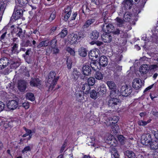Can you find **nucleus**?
Masks as SVG:
<instances>
[{"mask_svg":"<svg viewBox=\"0 0 158 158\" xmlns=\"http://www.w3.org/2000/svg\"><path fill=\"white\" fill-rule=\"evenodd\" d=\"M134 3L130 0H124L122 5V13L124 15V17L128 22L131 20L133 17L132 14L129 12Z\"/></svg>","mask_w":158,"mask_h":158,"instance_id":"obj_1","label":"nucleus"},{"mask_svg":"<svg viewBox=\"0 0 158 158\" xmlns=\"http://www.w3.org/2000/svg\"><path fill=\"white\" fill-rule=\"evenodd\" d=\"M116 94H114L112 96L110 95V99L109 100L108 103L109 107L114 109V110L118 109L120 102L119 97L120 96V94L118 93L116 94Z\"/></svg>","mask_w":158,"mask_h":158,"instance_id":"obj_2","label":"nucleus"},{"mask_svg":"<svg viewBox=\"0 0 158 158\" xmlns=\"http://www.w3.org/2000/svg\"><path fill=\"white\" fill-rule=\"evenodd\" d=\"M56 73L53 71H51L48 75V83L50 84L49 89L52 90L56 85L59 79V77H55Z\"/></svg>","mask_w":158,"mask_h":158,"instance_id":"obj_3","label":"nucleus"},{"mask_svg":"<svg viewBox=\"0 0 158 158\" xmlns=\"http://www.w3.org/2000/svg\"><path fill=\"white\" fill-rule=\"evenodd\" d=\"M152 141V136L150 133H144L141 136V143L143 145H149Z\"/></svg>","mask_w":158,"mask_h":158,"instance_id":"obj_4","label":"nucleus"},{"mask_svg":"<svg viewBox=\"0 0 158 158\" xmlns=\"http://www.w3.org/2000/svg\"><path fill=\"white\" fill-rule=\"evenodd\" d=\"M107 20L105 18L103 19L104 24L102 26V30L103 32H107L110 33H111L114 30V26L111 23H108L107 21Z\"/></svg>","mask_w":158,"mask_h":158,"instance_id":"obj_5","label":"nucleus"},{"mask_svg":"<svg viewBox=\"0 0 158 158\" xmlns=\"http://www.w3.org/2000/svg\"><path fill=\"white\" fill-rule=\"evenodd\" d=\"M107 84L110 89L111 90L110 94L111 96L115 94H120L119 91L117 89V86L114 82L112 81H109L107 82Z\"/></svg>","mask_w":158,"mask_h":158,"instance_id":"obj_6","label":"nucleus"},{"mask_svg":"<svg viewBox=\"0 0 158 158\" xmlns=\"http://www.w3.org/2000/svg\"><path fill=\"white\" fill-rule=\"evenodd\" d=\"M88 56L90 59L95 60L100 56L99 50L96 48L93 49L89 52Z\"/></svg>","mask_w":158,"mask_h":158,"instance_id":"obj_7","label":"nucleus"},{"mask_svg":"<svg viewBox=\"0 0 158 158\" xmlns=\"http://www.w3.org/2000/svg\"><path fill=\"white\" fill-rule=\"evenodd\" d=\"M132 91V89L131 87L127 85L123 86L121 89L120 95L123 96L127 97L130 95Z\"/></svg>","mask_w":158,"mask_h":158,"instance_id":"obj_8","label":"nucleus"},{"mask_svg":"<svg viewBox=\"0 0 158 158\" xmlns=\"http://www.w3.org/2000/svg\"><path fill=\"white\" fill-rule=\"evenodd\" d=\"M18 9L17 10L15 8L14 9V13L15 12V10H16L15 13H14L11 17L12 19H14L15 20H16L21 18L23 16V8H19V7H18Z\"/></svg>","mask_w":158,"mask_h":158,"instance_id":"obj_9","label":"nucleus"},{"mask_svg":"<svg viewBox=\"0 0 158 158\" xmlns=\"http://www.w3.org/2000/svg\"><path fill=\"white\" fill-rule=\"evenodd\" d=\"M30 85L32 87H40L42 85L41 81L39 77H32L30 81Z\"/></svg>","mask_w":158,"mask_h":158,"instance_id":"obj_10","label":"nucleus"},{"mask_svg":"<svg viewBox=\"0 0 158 158\" xmlns=\"http://www.w3.org/2000/svg\"><path fill=\"white\" fill-rule=\"evenodd\" d=\"M142 83L141 80L139 78H135L133 81L132 86L135 89H139L141 88Z\"/></svg>","mask_w":158,"mask_h":158,"instance_id":"obj_11","label":"nucleus"},{"mask_svg":"<svg viewBox=\"0 0 158 158\" xmlns=\"http://www.w3.org/2000/svg\"><path fill=\"white\" fill-rule=\"evenodd\" d=\"M82 73L85 76H89L90 75L92 71L89 64H86L83 65L82 68Z\"/></svg>","mask_w":158,"mask_h":158,"instance_id":"obj_12","label":"nucleus"},{"mask_svg":"<svg viewBox=\"0 0 158 158\" xmlns=\"http://www.w3.org/2000/svg\"><path fill=\"white\" fill-rule=\"evenodd\" d=\"M27 88V82L23 80L18 81V88L21 92H24Z\"/></svg>","mask_w":158,"mask_h":158,"instance_id":"obj_13","label":"nucleus"},{"mask_svg":"<svg viewBox=\"0 0 158 158\" xmlns=\"http://www.w3.org/2000/svg\"><path fill=\"white\" fill-rule=\"evenodd\" d=\"M101 37L102 41L105 43H109L112 40V36L110 33L105 32L102 35Z\"/></svg>","mask_w":158,"mask_h":158,"instance_id":"obj_14","label":"nucleus"},{"mask_svg":"<svg viewBox=\"0 0 158 158\" xmlns=\"http://www.w3.org/2000/svg\"><path fill=\"white\" fill-rule=\"evenodd\" d=\"M64 13L65 14L64 16V20L65 22H67L71 15L72 9L69 6H68L66 8H64Z\"/></svg>","mask_w":158,"mask_h":158,"instance_id":"obj_15","label":"nucleus"},{"mask_svg":"<svg viewBox=\"0 0 158 158\" xmlns=\"http://www.w3.org/2000/svg\"><path fill=\"white\" fill-rule=\"evenodd\" d=\"M8 108L11 110L16 109L18 106V102L15 100H12L9 101L7 103Z\"/></svg>","mask_w":158,"mask_h":158,"instance_id":"obj_16","label":"nucleus"},{"mask_svg":"<svg viewBox=\"0 0 158 158\" xmlns=\"http://www.w3.org/2000/svg\"><path fill=\"white\" fill-rule=\"evenodd\" d=\"M84 94L83 92L80 91L78 92L75 93L76 100L79 102H84L85 101Z\"/></svg>","mask_w":158,"mask_h":158,"instance_id":"obj_17","label":"nucleus"},{"mask_svg":"<svg viewBox=\"0 0 158 158\" xmlns=\"http://www.w3.org/2000/svg\"><path fill=\"white\" fill-rule=\"evenodd\" d=\"M111 33L113 34L114 36H119L121 38H123L125 34L123 31L120 30L118 28H115L114 27V30H113Z\"/></svg>","mask_w":158,"mask_h":158,"instance_id":"obj_18","label":"nucleus"},{"mask_svg":"<svg viewBox=\"0 0 158 158\" xmlns=\"http://www.w3.org/2000/svg\"><path fill=\"white\" fill-rule=\"evenodd\" d=\"M88 50L87 48L81 47L78 49V52L79 55L82 57H85L87 55Z\"/></svg>","mask_w":158,"mask_h":158,"instance_id":"obj_19","label":"nucleus"},{"mask_svg":"<svg viewBox=\"0 0 158 158\" xmlns=\"http://www.w3.org/2000/svg\"><path fill=\"white\" fill-rule=\"evenodd\" d=\"M31 51V49H28L25 53L23 55V56L24 58L26 61L28 63L30 64L31 62V60L29 56L30 52Z\"/></svg>","mask_w":158,"mask_h":158,"instance_id":"obj_20","label":"nucleus"},{"mask_svg":"<svg viewBox=\"0 0 158 158\" xmlns=\"http://www.w3.org/2000/svg\"><path fill=\"white\" fill-rule=\"evenodd\" d=\"M149 70L148 65L144 64L141 65L139 71L141 74H145L147 73Z\"/></svg>","mask_w":158,"mask_h":158,"instance_id":"obj_21","label":"nucleus"},{"mask_svg":"<svg viewBox=\"0 0 158 158\" xmlns=\"http://www.w3.org/2000/svg\"><path fill=\"white\" fill-rule=\"evenodd\" d=\"M99 63L102 66H106L108 64V59L105 56H101L99 59Z\"/></svg>","mask_w":158,"mask_h":158,"instance_id":"obj_22","label":"nucleus"},{"mask_svg":"<svg viewBox=\"0 0 158 158\" xmlns=\"http://www.w3.org/2000/svg\"><path fill=\"white\" fill-rule=\"evenodd\" d=\"M68 40L70 44H73L75 43L78 40L77 34H74L69 35L68 37Z\"/></svg>","mask_w":158,"mask_h":158,"instance_id":"obj_23","label":"nucleus"},{"mask_svg":"<svg viewBox=\"0 0 158 158\" xmlns=\"http://www.w3.org/2000/svg\"><path fill=\"white\" fill-rule=\"evenodd\" d=\"M95 22V19H94L92 18L88 19L85 22L82 26V28L83 29L87 28Z\"/></svg>","mask_w":158,"mask_h":158,"instance_id":"obj_24","label":"nucleus"},{"mask_svg":"<svg viewBox=\"0 0 158 158\" xmlns=\"http://www.w3.org/2000/svg\"><path fill=\"white\" fill-rule=\"evenodd\" d=\"M99 33L96 30L93 31L89 35L90 38L93 40H96L99 36Z\"/></svg>","mask_w":158,"mask_h":158,"instance_id":"obj_25","label":"nucleus"},{"mask_svg":"<svg viewBox=\"0 0 158 158\" xmlns=\"http://www.w3.org/2000/svg\"><path fill=\"white\" fill-rule=\"evenodd\" d=\"M50 43V41L48 40L42 41L40 42L37 46V48L40 49L42 47H48Z\"/></svg>","mask_w":158,"mask_h":158,"instance_id":"obj_26","label":"nucleus"},{"mask_svg":"<svg viewBox=\"0 0 158 158\" xmlns=\"http://www.w3.org/2000/svg\"><path fill=\"white\" fill-rule=\"evenodd\" d=\"M5 6V3L4 2L0 1V20H2Z\"/></svg>","mask_w":158,"mask_h":158,"instance_id":"obj_27","label":"nucleus"},{"mask_svg":"<svg viewBox=\"0 0 158 158\" xmlns=\"http://www.w3.org/2000/svg\"><path fill=\"white\" fill-rule=\"evenodd\" d=\"M98 93L102 95L105 94L107 92L106 87L103 85H100V87L98 88Z\"/></svg>","mask_w":158,"mask_h":158,"instance_id":"obj_28","label":"nucleus"},{"mask_svg":"<svg viewBox=\"0 0 158 158\" xmlns=\"http://www.w3.org/2000/svg\"><path fill=\"white\" fill-rule=\"evenodd\" d=\"M90 86V85H89L87 83H85L84 84L82 88L83 90V92H85V94H86L89 93L91 89Z\"/></svg>","mask_w":158,"mask_h":158,"instance_id":"obj_29","label":"nucleus"},{"mask_svg":"<svg viewBox=\"0 0 158 158\" xmlns=\"http://www.w3.org/2000/svg\"><path fill=\"white\" fill-rule=\"evenodd\" d=\"M111 137V139H110V140L108 141L109 143L110 144L111 146L116 147L118 144V141L114 136H112Z\"/></svg>","mask_w":158,"mask_h":158,"instance_id":"obj_30","label":"nucleus"},{"mask_svg":"<svg viewBox=\"0 0 158 158\" xmlns=\"http://www.w3.org/2000/svg\"><path fill=\"white\" fill-rule=\"evenodd\" d=\"M3 64L2 65V66H3L5 68L9 64V60L6 57H3L0 59V62Z\"/></svg>","mask_w":158,"mask_h":158,"instance_id":"obj_31","label":"nucleus"},{"mask_svg":"<svg viewBox=\"0 0 158 158\" xmlns=\"http://www.w3.org/2000/svg\"><path fill=\"white\" fill-rule=\"evenodd\" d=\"M13 46L11 48V54L15 53H18L19 52L17 51V49L18 47V45L16 43H13L11 44V45Z\"/></svg>","mask_w":158,"mask_h":158,"instance_id":"obj_32","label":"nucleus"},{"mask_svg":"<svg viewBox=\"0 0 158 158\" xmlns=\"http://www.w3.org/2000/svg\"><path fill=\"white\" fill-rule=\"evenodd\" d=\"M125 155L129 158H137L135 154L132 151L127 150L126 152Z\"/></svg>","mask_w":158,"mask_h":158,"instance_id":"obj_33","label":"nucleus"},{"mask_svg":"<svg viewBox=\"0 0 158 158\" xmlns=\"http://www.w3.org/2000/svg\"><path fill=\"white\" fill-rule=\"evenodd\" d=\"M111 152L114 158H119V155L118 152L116 148H112Z\"/></svg>","mask_w":158,"mask_h":158,"instance_id":"obj_34","label":"nucleus"},{"mask_svg":"<svg viewBox=\"0 0 158 158\" xmlns=\"http://www.w3.org/2000/svg\"><path fill=\"white\" fill-rule=\"evenodd\" d=\"M94 77L96 79L98 80H101L103 79V75L102 73L99 71H95Z\"/></svg>","mask_w":158,"mask_h":158,"instance_id":"obj_35","label":"nucleus"},{"mask_svg":"<svg viewBox=\"0 0 158 158\" xmlns=\"http://www.w3.org/2000/svg\"><path fill=\"white\" fill-rule=\"evenodd\" d=\"M149 145H150V148L151 149L153 150L157 149L158 148V141H152V142L150 143Z\"/></svg>","mask_w":158,"mask_h":158,"instance_id":"obj_36","label":"nucleus"},{"mask_svg":"<svg viewBox=\"0 0 158 158\" xmlns=\"http://www.w3.org/2000/svg\"><path fill=\"white\" fill-rule=\"evenodd\" d=\"M21 46L22 47H27L31 46V41L29 40H26V41H23L21 44Z\"/></svg>","mask_w":158,"mask_h":158,"instance_id":"obj_37","label":"nucleus"},{"mask_svg":"<svg viewBox=\"0 0 158 158\" xmlns=\"http://www.w3.org/2000/svg\"><path fill=\"white\" fill-rule=\"evenodd\" d=\"M58 26H51L48 31V34L49 35H53L55 31L57 29Z\"/></svg>","mask_w":158,"mask_h":158,"instance_id":"obj_38","label":"nucleus"},{"mask_svg":"<svg viewBox=\"0 0 158 158\" xmlns=\"http://www.w3.org/2000/svg\"><path fill=\"white\" fill-rule=\"evenodd\" d=\"M18 2L19 4L18 7H24L28 3V0H18Z\"/></svg>","mask_w":158,"mask_h":158,"instance_id":"obj_39","label":"nucleus"},{"mask_svg":"<svg viewBox=\"0 0 158 158\" xmlns=\"http://www.w3.org/2000/svg\"><path fill=\"white\" fill-rule=\"evenodd\" d=\"M26 97L27 99L31 101H34L35 99L34 95L33 94L31 93H27Z\"/></svg>","mask_w":158,"mask_h":158,"instance_id":"obj_40","label":"nucleus"},{"mask_svg":"<svg viewBox=\"0 0 158 158\" xmlns=\"http://www.w3.org/2000/svg\"><path fill=\"white\" fill-rule=\"evenodd\" d=\"M85 32L84 31H80L77 34L78 40H81L85 37Z\"/></svg>","mask_w":158,"mask_h":158,"instance_id":"obj_41","label":"nucleus"},{"mask_svg":"<svg viewBox=\"0 0 158 158\" xmlns=\"http://www.w3.org/2000/svg\"><path fill=\"white\" fill-rule=\"evenodd\" d=\"M68 33L67 29L66 28H64L62 30L61 32L59 33L58 35L61 38H64L67 35Z\"/></svg>","mask_w":158,"mask_h":158,"instance_id":"obj_42","label":"nucleus"},{"mask_svg":"<svg viewBox=\"0 0 158 158\" xmlns=\"http://www.w3.org/2000/svg\"><path fill=\"white\" fill-rule=\"evenodd\" d=\"M89 65L90 66V68H92V70L93 73L94 72L96 71L98 69V66L97 65V64L95 61H93L92 62H91Z\"/></svg>","mask_w":158,"mask_h":158,"instance_id":"obj_43","label":"nucleus"},{"mask_svg":"<svg viewBox=\"0 0 158 158\" xmlns=\"http://www.w3.org/2000/svg\"><path fill=\"white\" fill-rule=\"evenodd\" d=\"M66 59V64L67 67L69 70H70L71 69L72 67V60L70 58H69L68 57H67Z\"/></svg>","mask_w":158,"mask_h":158,"instance_id":"obj_44","label":"nucleus"},{"mask_svg":"<svg viewBox=\"0 0 158 158\" xmlns=\"http://www.w3.org/2000/svg\"><path fill=\"white\" fill-rule=\"evenodd\" d=\"M95 82V79L93 77H90L88 78L87 80V83L89 85L92 86L94 85Z\"/></svg>","mask_w":158,"mask_h":158,"instance_id":"obj_45","label":"nucleus"},{"mask_svg":"<svg viewBox=\"0 0 158 158\" xmlns=\"http://www.w3.org/2000/svg\"><path fill=\"white\" fill-rule=\"evenodd\" d=\"M32 148V147H31L29 146H26L23 150L22 151V152L23 154L27 153L28 152H30Z\"/></svg>","mask_w":158,"mask_h":158,"instance_id":"obj_46","label":"nucleus"},{"mask_svg":"<svg viewBox=\"0 0 158 158\" xmlns=\"http://www.w3.org/2000/svg\"><path fill=\"white\" fill-rule=\"evenodd\" d=\"M66 51L68 52L70 55L72 56H75V51L74 49L71 48L69 47H67L66 49Z\"/></svg>","mask_w":158,"mask_h":158,"instance_id":"obj_47","label":"nucleus"},{"mask_svg":"<svg viewBox=\"0 0 158 158\" xmlns=\"http://www.w3.org/2000/svg\"><path fill=\"white\" fill-rule=\"evenodd\" d=\"M80 72H78L77 69H74L73 72L72 74L73 78L77 80L79 76L80 75Z\"/></svg>","mask_w":158,"mask_h":158,"instance_id":"obj_48","label":"nucleus"},{"mask_svg":"<svg viewBox=\"0 0 158 158\" xmlns=\"http://www.w3.org/2000/svg\"><path fill=\"white\" fill-rule=\"evenodd\" d=\"M112 124L114 125L112 128L113 131L114 133H117L119 130L118 125L116 123Z\"/></svg>","mask_w":158,"mask_h":158,"instance_id":"obj_49","label":"nucleus"},{"mask_svg":"<svg viewBox=\"0 0 158 158\" xmlns=\"http://www.w3.org/2000/svg\"><path fill=\"white\" fill-rule=\"evenodd\" d=\"M117 138L118 141L122 144H123L124 143L125 138L123 135H119L118 136Z\"/></svg>","mask_w":158,"mask_h":158,"instance_id":"obj_50","label":"nucleus"},{"mask_svg":"<svg viewBox=\"0 0 158 158\" xmlns=\"http://www.w3.org/2000/svg\"><path fill=\"white\" fill-rule=\"evenodd\" d=\"M90 97L93 99H96L97 98V93L94 89L92 90L90 93Z\"/></svg>","mask_w":158,"mask_h":158,"instance_id":"obj_51","label":"nucleus"},{"mask_svg":"<svg viewBox=\"0 0 158 158\" xmlns=\"http://www.w3.org/2000/svg\"><path fill=\"white\" fill-rule=\"evenodd\" d=\"M0 33H2V35L0 37V39L1 40L4 39L6 37V35L7 34V31L5 29H2L0 32Z\"/></svg>","mask_w":158,"mask_h":158,"instance_id":"obj_52","label":"nucleus"},{"mask_svg":"<svg viewBox=\"0 0 158 158\" xmlns=\"http://www.w3.org/2000/svg\"><path fill=\"white\" fill-rule=\"evenodd\" d=\"M57 40L56 38H54L52 39L50 42V46L52 47H56L57 46Z\"/></svg>","mask_w":158,"mask_h":158,"instance_id":"obj_53","label":"nucleus"},{"mask_svg":"<svg viewBox=\"0 0 158 158\" xmlns=\"http://www.w3.org/2000/svg\"><path fill=\"white\" fill-rule=\"evenodd\" d=\"M60 52V50L58 48L57 46L56 47H52V52L53 54L57 55Z\"/></svg>","mask_w":158,"mask_h":158,"instance_id":"obj_54","label":"nucleus"},{"mask_svg":"<svg viewBox=\"0 0 158 158\" xmlns=\"http://www.w3.org/2000/svg\"><path fill=\"white\" fill-rule=\"evenodd\" d=\"M115 20L117 22V24L119 27H122L123 23V20L119 17H117L115 19Z\"/></svg>","mask_w":158,"mask_h":158,"instance_id":"obj_55","label":"nucleus"},{"mask_svg":"<svg viewBox=\"0 0 158 158\" xmlns=\"http://www.w3.org/2000/svg\"><path fill=\"white\" fill-rule=\"evenodd\" d=\"M56 17V12H52L50 15L48 20L50 22H52L55 19Z\"/></svg>","mask_w":158,"mask_h":158,"instance_id":"obj_56","label":"nucleus"},{"mask_svg":"<svg viewBox=\"0 0 158 158\" xmlns=\"http://www.w3.org/2000/svg\"><path fill=\"white\" fill-rule=\"evenodd\" d=\"M45 51L46 54L47 56H49L52 52V47L50 46H48Z\"/></svg>","mask_w":158,"mask_h":158,"instance_id":"obj_57","label":"nucleus"},{"mask_svg":"<svg viewBox=\"0 0 158 158\" xmlns=\"http://www.w3.org/2000/svg\"><path fill=\"white\" fill-rule=\"evenodd\" d=\"M77 15V12H73L71 18L69 19V21L74 20Z\"/></svg>","mask_w":158,"mask_h":158,"instance_id":"obj_58","label":"nucleus"},{"mask_svg":"<svg viewBox=\"0 0 158 158\" xmlns=\"http://www.w3.org/2000/svg\"><path fill=\"white\" fill-rule=\"evenodd\" d=\"M17 35L20 38H22L24 37V33L22 32V30L21 28H20L19 29V32L17 33Z\"/></svg>","mask_w":158,"mask_h":158,"instance_id":"obj_59","label":"nucleus"},{"mask_svg":"<svg viewBox=\"0 0 158 158\" xmlns=\"http://www.w3.org/2000/svg\"><path fill=\"white\" fill-rule=\"evenodd\" d=\"M119 119V117L118 116H114L111 118L112 120H113V122H112V124H116L118 122Z\"/></svg>","mask_w":158,"mask_h":158,"instance_id":"obj_60","label":"nucleus"},{"mask_svg":"<svg viewBox=\"0 0 158 158\" xmlns=\"http://www.w3.org/2000/svg\"><path fill=\"white\" fill-rule=\"evenodd\" d=\"M138 124L139 126H145L147 124V123L146 121L140 120L138 122Z\"/></svg>","mask_w":158,"mask_h":158,"instance_id":"obj_61","label":"nucleus"},{"mask_svg":"<svg viewBox=\"0 0 158 158\" xmlns=\"http://www.w3.org/2000/svg\"><path fill=\"white\" fill-rule=\"evenodd\" d=\"M66 143H67V142L65 141L64 142V143H63V144H62V145L60 149V153H62L63 152V151L64 150L65 148L66 147Z\"/></svg>","mask_w":158,"mask_h":158,"instance_id":"obj_62","label":"nucleus"},{"mask_svg":"<svg viewBox=\"0 0 158 158\" xmlns=\"http://www.w3.org/2000/svg\"><path fill=\"white\" fill-rule=\"evenodd\" d=\"M22 106L25 109H28L30 106L29 103L27 102L23 103L22 104Z\"/></svg>","mask_w":158,"mask_h":158,"instance_id":"obj_63","label":"nucleus"},{"mask_svg":"<svg viewBox=\"0 0 158 158\" xmlns=\"http://www.w3.org/2000/svg\"><path fill=\"white\" fill-rule=\"evenodd\" d=\"M158 68V63L156 64L151 65L150 66V70L156 69Z\"/></svg>","mask_w":158,"mask_h":158,"instance_id":"obj_64","label":"nucleus"}]
</instances>
